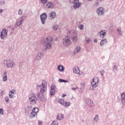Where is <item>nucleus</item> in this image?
Listing matches in <instances>:
<instances>
[{
  "mask_svg": "<svg viewBox=\"0 0 125 125\" xmlns=\"http://www.w3.org/2000/svg\"><path fill=\"white\" fill-rule=\"evenodd\" d=\"M37 87H38V90L40 91L36 94V96L41 100V101L45 102L46 101V98H44L43 93L46 91V87L47 86V83L45 81H43L42 82V85L37 84Z\"/></svg>",
  "mask_w": 125,
  "mask_h": 125,
  "instance_id": "1",
  "label": "nucleus"
},
{
  "mask_svg": "<svg viewBox=\"0 0 125 125\" xmlns=\"http://www.w3.org/2000/svg\"><path fill=\"white\" fill-rule=\"evenodd\" d=\"M51 42H52V39L50 37L46 38V39H44L42 41V44H45L46 48L43 49V51H46V49H50L51 48Z\"/></svg>",
  "mask_w": 125,
  "mask_h": 125,
  "instance_id": "2",
  "label": "nucleus"
},
{
  "mask_svg": "<svg viewBox=\"0 0 125 125\" xmlns=\"http://www.w3.org/2000/svg\"><path fill=\"white\" fill-rule=\"evenodd\" d=\"M29 99L30 104L31 105H35V104H37L38 98H37V97L35 94H31L29 96Z\"/></svg>",
  "mask_w": 125,
  "mask_h": 125,
  "instance_id": "3",
  "label": "nucleus"
},
{
  "mask_svg": "<svg viewBox=\"0 0 125 125\" xmlns=\"http://www.w3.org/2000/svg\"><path fill=\"white\" fill-rule=\"evenodd\" d=\"M70 37L73 42H76L78 41V37H77V33L74 30L69 31Z\"/></svg>",
  "mask_w": 125,
  "mask_h": 125,
  "instance_id": "4",
  "label": "nucleus"
},
{
  "mask_svg": "<svg viewBox=\"0 0 125 125\" xmlns=\"http://www.w3.org/2000/svg\"><path fill=\"white\" fill-rule=\"evenodd\" d=\"M70 3H72L73 5V7L75 9H77V8H79L82 4L80 3L79 0H69Z\"/></svg>",
  "mask_w": 125,
  "mask_h": 125,
  "instance_id": "5",
  "label": "nucleus"
},
{
  "mask_svg": "<svg viewBox=\"0 0 125 125\" xmlns=\"http://www.w3.org/2000/svg\"><path fill=\"white\" fill-rule=\"evenodd\" d=\"M47 18V14H46V13H43L40 15L41 21L42 25H44V24H45V21H46Z\"/></svg>",
  "mask_w": 125,
  "mask_h": 125,
  "instance_id": "6",
  "label": "nucleus"
},
{
  "mask_svg": "<svg viewBox=\"0 0 125 125\" xmlns=\"http://www.w3.org/2000/svg\"><path fill=\"white\" fill-rule=\"evenodd\" d=\"M8 32V30H7L5 28H4L0 32V38L1 40H4L6 37H7V33Z\"/></svg>",
  "mask_w": 125,
  "mask_h": 125,
  "instance_id": "7",
  "label": "nucleus"
},
{
  "mask_svg": "<svg viewBox=\"0 0 125 125\" xmlns=\"http://www.w3.org/2000/svg\"><path fill=\"white\" fill-rule=\"evenodd\" d=\"M15 65V63H14V62L12 60L7 61L6 63V66L7 68H13Z\"/></svg>",
  "mask_w": 125,
  "mask_h": 125,
  "instance_id": "8",
  "label": "nucleus"
},
{
  "mask_svg": "<svg viewBox=\"0 0 125 125\" xmlns=\"http://www.w3.org/2000/svg\"><path fill=\"white\" fill-rule=\"evenodd\" d=\"M104 11H105V9H104V8L100 7L97 9L96 12L98 15L101 16V15H104V14H105V13Z\"/></svg>",
  "mask_w": 125,
  "mask_h": 125,
  "instance_id": "9",
  "label": "nucleus"
},
{
  "mask_svg": "<svg viewBox=\"0 0 125 125\" xmlns=\"http://www.w3.org/2000/svg\"><path fill=\"white\" fill-rule=\"evenodd\" d=\"M62 43L65 45V46H68V45L71 43L70 39H69L68 37H65V38L63 39Z\"/></svg>",
  "mask_w": 125,
  "mask_h": 125,
  "instance_id": "10",
  "label": "nucleus"
},
{
  "mask_svg": "<svg viewBox=\"0 0 125 125\" xmlns=\"http://www.w3.org/2000/svg\"><path fill=\"white\" fill-rule=\"evenodd\" d=\"M86 103L88 106L93 108V102L90 99H86Z\"/></svg>",
  "mask_w": 125,
  "mask_h": 125,
  "instance_id": "11",
  "label": "nucleus"
},
{
  "mask_svg": "<svg viewBox=\"0 0 125 125\" xmlns=\"http://www.w3.org/2000/svg\"><path fill=\"white\" fill-rule=\"evenodd\" d=\"M54 8V4L52 3V2H48L46 4V8Z\"/></svg>",
  "mask_w": 125,
  "mask_h": 125,
  "instance_id": "12",
  "label": "nucleus"
},
{
  "mask_svg": "<svg viewBox=\"0 0 125 125\" xmlns=\"http://www.w3.org/2000/svg\"><path fill=\"white\" fill-rule=\"evenodd\" d=\"M32 110V105H28L25 108V114H29L30 111Z\"/></svg>",
  "mask_w": 125,
  "mask_h": 125,
  "instance_id": "13",
  "label": "nucleus"
},
{
  "mask_svg": "<svg viewBox=\"0 0 125 125\" xmlns=\"http://www.w3.org/2000/svg\"><path fill=\"white\" fill-rule=\"evenodd\" d=\"M121 102L123 105H125V93L121 94Z\"/></svg>",
  "mask_w": 125,
  "mask_h": 125,
  "instance_id": "14",
  "label": "nucleus"
},
{
  "mask_svg": "<svg viewBox=\"0 0 125 125\" xmlns=\"http://www.w3.org/2000/svg\"><path fill=\"white\" fill-rule=\"evenodd\" d=\"M57 69L60 71V72H64L65 71V67L62 65H58Z\"/></svg>",
  "mask_w": 125,
  "mask_h": 125,
  "instance_id": "15",
  "label": "nucleus"
},
{
  "mask_svg": "<svg viewBox=\"0 0 125 125\" xmlns=\"http://www.w3.org/2000/svg\"><path fill=\"white\" fill-rule=\"evenodd\" d=\"M99 121V115H97L94 117L93 124H97Z\"/></svg>",
  "mask_w": 125,
  "mask_h": 125,
  "instance_id": "16",
  "label": "nucleus"
},
{
  "mask_svg": "<svg viewBox=\"0 0 125 125\" xmlns=\"http://www.w3.org/2000/svg\"><path fill=\"white\" fill-rule=\"evenodd\" d=\"M56 17V13L55 12H52L50 15V19L51 20L54 19Z\"/></svg>",
  "mask_w": 125,
  "mask_h": 125,
  "instance_id": "17",
  "label": "nucleus"
},
{
  "mask_svg": "<svg viewBox=\"0 0 125 125\" xmlns=\"http://www.w3.org/2000/svg\"><path fill=\"white\" fill-rule=\"evenodd\" d=\"M64 119V115L62 114H59L57 116V120L58 121H61V120H63Z\"/></svg>",
  "mask_w": 125,
  "mask_h": 125,
  "instance_id": "18",
  "label": "nucleus"
},
{
  "mask_svg": "<svg viewBox=\"0 0 125 125\" xmlns=\"http://www.w3.org/2000/svg\"><path fill=\"white\" fill-rule=\"evenodd\" d=\"M81 51V47L77 46L74 50V53L76 54V53H78V52H80Z\"/></svg>",
  "mask_w": 125,
  "mask_h": 125,
  "instance_id": "19",
  "label": "nucleus"
},
{
  "mask_svg": "<svg viewBox=\"0 0 125 125\" xmlns=\"http://www.w3.org/2000/svg\"><path fill=\"white\" fill-rule=\"evenodd\" d=\"M43 55L42 53H39L37 54L36 58L38 60H41L42 58Z\"/></svg>",
  "mask_w": 125,
  "mask_h": 125,
  "instance_id": "20",
  "label": "nucleus"
},
{
  "mask_svg": "<svg viewBox=\"0 0 125 125\" xmlns=\"http://www.w3.org/2000/svg\"><path fill=\"white\" fill-rule=\"evenodd\" d=\"M91 86H92V89H93V88H95V87H97L98 86V84L97 83H95L94 82L92 81L91 82Z\"/></svg>",
  "mask_w": 125,
  "mask_h": 125,
  "instance_id": "21",
  "label": "nucleus"
},
{
  "mask_svg": "<svg viewBox=\"0 0 125 125\" xmlns=\"http://www.w3.org/2000/svg\"><path fill=\"white\" fill-rule=\"evenodd\" d=\"M37 113H36L35 112H34L33 111H32L30 113V118L31 119H33V118H36V117H37Z\"/></svg>",
  "mask_w": 125,
  "mask_h": 125,
  "instance_id": "22",
  "label": "nucleus"
},
{
  "mask_svg": "<svg viewBox=\"0 0 125 125\" xmlns=\"http://www.w3.org/2000/svg\"><path fill=\"white\" fill-rule=\"evenodd\" d=\"M106 43H107V39H104L101 41L100 45H104V44H106Z\"/></svg>",
  "mask_w": 125,
  "mask_h": 125,
  "instance_id": "23",
  "label": "nucleus"
},
{
  "mask_svg": "<svg viewBox=\"0 0 125 125\" xmlns=\"http://www.w3.org/2000/svg\"><path fill=\"white\" fill-rule=\"evenodd\" d=\"M99 34H100V37H102V36H103L102 38H104L105 37V36H106V32H104L103 30H101L99 32Z\"/></svg>",
  "mask_w": 125,
  "mask_h": 125,
  "instance_id": "24",
  "label": "nucleus"
},
{
  "mask_svg": "<svg viewBox=\"0 0 125 125\" xmlns=\"http://www.w3.org/2000/svg\"><path fill=\"white\" fill-rule=\"evenodd\" d=\"M74 73L75 74H79L80 73V69H79V68H76L74 67L73 69Z\"/></svg>",
  "mask_w": 125,
  "mask_h": 125,
  "instance_id": "25",
  "label": "nucleus"
},
{
  "mask_svg": "<svg viewBox=\"0 0 125 125\" xmlns=\"http://www.w3.org/2000/svg\"><path fill=\"white\" fill-rule=\"evenodd\" d=\"M7 81V74L6 72L4 73V76L3 77V82H6Z\"/></svg>",
  "mask_w": 125,
  "mask_h": 125,
  "instance_id": "26",
  "label": "nucleus"
},
{
  "mask_svg": "<svg viewBox=\"0 0 125 125\" xmlns=\"http://www.w3.org/2000/svg\"><path fill=\"white\" fill-rule=\"evenodd\" d=\"M92 81L94 82L97 84H98V83L99 82V79H98L97 77H95L93 78Z\"/></svg>",
  "mask_w": 125,
  "mask_h": 125,
  "instance_id": "27",
  "label": "nucleus"
},
{
  "mask_svg": "<svg viewBox=\"0 0 125 125\" xmlns=\"http://www.w3.org/2000/svg\"><path fill=\"white\" fill-rule=\"evenodd\" d=\"M70 105H71V103L70 102H64L63 104V106H64V107H69Z\"/></svg>",
  "mask_w": 125,
  "mask_h": 125,
  "instance_id": "28",
  "label": "nucleus"
},
{
  "mask_svg": "<svg viewBox=\"0 0 125 125\" xmlns=\"http://www.w3.org/2000/svg\"><path fill=\"white\" fill-rule=\"evenodd\" d=\"M26 17L27 16L25 15L21 16V21L22 22L26 20Z\"/></svg>",
  "mask_w": 125,
  "mask_h": 125,
  "instance_id": "29",
  "label": "nucleus"
},
{
  "mask_svg": "<svg viewBox=\"0 0 125 125\" xmlns=\"http://www.w3.org/2000/svg\"><path fill=\"white\" fill-rule=\"evenodd\" d=\"M59 83H68L69 82L67 80L62 79H60L58 80Z\"/></svg>",
  "mask_w": 125,
  "mask_h": 125,
  "instance_id": "30",
  "label": "nucleus"
},
{
  "mask_svg": "<svg viewBox=\"0 0 125 125\" xmlns=\"http://www.w3.org/2000/svg\"><path fill=\"white\" fill-rule=\"evenodd\" d=\"M55 94V90H51L50 91V95L51 96H54Z\"/></svg>",
  "mask_w": 125,
  "mask_h": 125,
  "instance_id": "31",
  "label": "nucleus"
},
{
  "mask_svg": "<svg viewBox=\"0 0 125 125\" xmlns=\"http://www.w3.org/2000/svg\"><path fill=\"white\" fill-rule=\"evenodd\" d=\"M99 3H100V1H99V0H97L95 1V3L94 4V6L95 7H97V6H99Z\"/></svg>",
  "mask_w": 125,
  "mask_h": 125,
  "instance_id": "32",
  "label": "nucleus"
},
{
  "mask_svg": "<svg viewBox=\"0 0 125 125\" xmlns=\"http://www.w3.org/2000/svg\"><path fill=\"white\" fill-rule=\"evenodd\" d=\"M32 111L34 113H36V114H37V113H38V112H39V108H38V107L33 108Z\"/></svg>",
  "mask_w": 125,
  "mask_h": 125,
  "instance_id": "33",
  "label": "nucleus"
},
{
  "mask_svg": "<svg viewBox=\"0 0 125 125\" xmlns=\"http://www.w3.org/2000/svg\"><path fill=\"white\" fill-rule=\"evenodd\" d=\"M23 21H21V20H20V21H17L16 22V25L17 26H18V27H19L20 26V25H21V24H22Z\"/></svg>",
  "mask_w": 125,
  "mask_h": 125,
  "instance_id": "34",
  "label": "nucleus"
},
{
  "mask_svg": "<svg viewBox=\"0 0 125 125\" xmlns=\"http://www.w3.org/2000/svg\"><path fill=\"white\" fill-rule=\"evenodd\" d=\"M64 100H62V99H60L59 100V103H60V104H61V105H62L63 106V104H64Z\"/></svg>",
  "mask_w": 125,
  "mask_h": 125,
  "instance_id": "35",
  "label": "nucleus"
},
{
  "mask_svg": "<svg viewBox=\"0 0 125 125\" xmlns=\"http://www.w3.org/2000/svg\"><path fill=\"white\" fill-rule=\"evenodd\" d=\"M100 73L101 76L102 77H103V76H104V73H105V71H104V70H101L100 71Z\"/></svg>",
  "mask_w": 125,
  "mask_h": 125,
  "instance_id": "36",
  "label": "nucleus"
},
{
  "mask_svg": "<svg viewBox=\"0 0 125 125\" xmlns=\"http://www.w3.org/2000/svg\"><path fill=\"white\" fill-rule=\"evenodd\" d=\"M40 1L43 4H45L47 2V0H40Z\"/></svg>",
  "mask_w": 125,
  "mask_h": 125,
  "instance_id": "37",
  "label": "nucleus"
},
{
  "mask_svg": "<svg viewBox=\"0 0 125 125\" xmlns=\"http://www.w3.org/2000/svg\"><path fill=\"white\" fill-rule=\"evenodd\" d=\"M56 89V86H55V85H52L51 86V90H55Z\"/></svg>",
  "mask_w": 125,
  "mask_h": 125,
  "instance_id": "38",
  "label": "nucleus"
},
{
  "mask_svg": "<svg viewBox=\"0 0 125 125\" xmlns=\"http://www.w3.org/2000/svg\"><path fill=\"white\" fill-rule=\"evenodd\" d=\"M22 13L23 12L22 11V10L21 9H19L18 11V14L19 15H22Z\"/></svg>",
  "mask_w": 125,
  "mask_h": 125,
  "instance_id": "39",
  "label": "nucleus"
},
{
  "mask_svg": "<svg viewBox=\"0 0 125 125\" xmlns=\"http://www.w3.org/2000/svg\"><path fill=\"white\" fill-rule=\"evenodd\" d=\"M53 30H54L55 31H56V30H57V29H58V26L57 25H55L53 27Z\"/></svg>",
  "mask_w": 125,
  "mask_h": 125,
  "instance_id": "40",
  "label": "nucleus"
},
{
  "mask_svg": "<svg viewBox=\"0 0 125 125\" xmlns=\"http://www.w3.org/2000/svg\"><path fill=\"white\" fill-rule=\"evenodd\" d=\"M118 68V66L114 65L113 68V72H116L117 71V69Z\"/></svg>",
  "mask_w": 125,
  "mask_h": 125,
  "instance_id": "41",
  "label": "nucleus"
},
{
  "mask_svg": "<svg viewBox=\"0 0 125 125\" xmlns=\"http://www.w3.org/2000/svg\"><path fill=\"white\" fill-rule=\"evenodd\" d=\"M13 96H14V95L13 94H11V93H9V98H13Z\"/></svg>",
  "mask_w": 125,
  "mask_h": 125,
  "instance_id": "42",
  "label": "nucleus"
},
{
  "mask_svg": "<svg viewBox=\"0 0 125 125\" xmlns=\"http://www.w3.org/2000/svg\"><path fill=\"white\" fill-rule=\"evenodd\" d=\"M51 125H58V122L57 121H53Z\"/></svg>",
  "mask_w": 125,
  "mask_h": 125,
  "instance_id": "43",
  "label": "nucleus"
},
{
  "mask_svg": "<svg viewBox=\"0 0 125 125\" xmlns=\"http://www.w3.org/2000/svg\"><path fill=\"white\" fill-rule=\"evenodd\" d=\"M4 100H5V102L6 103H7V102H8V101H9V98H8V97H5Z\"/></svg>",
  "mask_w": 125,
  "mask_h": 125,
  "instance_id": "44",
  "label": "nucleus"
},
{
  "mask_svg": "<svg viewBox=\"0 0 125 125\" xmlns=\"http://www.w3.org/2000/svg\"><path fill=\"white\" fill-rule=\"evenodd\" d=\"M78 27L80 30H83V24H80Z\"/></svg>",
  "mask_w": 125,
  "mask_h": 125,
  "instance_id": "45",
  "label": "nucleus"
},
{
  "mask_svg": "<svg viewBox=\"0 0 125 125\" xmlns=\"http://www.w3.org/2000/svg\"><path fill=\"white\" fill-rule=\"evenodd\" d=\"M15 92V91L14 90H11L9 93L12 94H13L14 95V94H15V93H14Z\"/></svg>",
  "mask_w": 125,
  "mask_h": 125,
  "instance_id": "46",
  "label": "nucleus"
},
{
  "mask_svg": "<svg viewBox=\"0 0 125 125\" xmlns=\"http://www.w3.org/2000/svg\"><path fill=\"white\" fill-rule=\"evenodd\" d=\"M3 114V109L2 108L0 109V115Z\"/></svg>",
  "mask_w": 125,
  "mask_h": 125,
  "instance_id": "47",
  "label": "nucleus"
},
{
  "mask_svg": "<svg viewBox=\"0 0 125 125\" xmlns=\"http://www.w3.org/2000/svg\"><path fill=\"white\" fill-rule=\"evenodd\" d=\"M117 32H118V34H119V35H122V33H121V30H120V29H119V28H118L117 29Z\"/></svg>",
  "mask_w": 125,
  "mask_h": 125,
  "instance_id": "48",
  "label": "nucleus"
},
{
  "mask_svg": "<svg viewBox=\"0 0 125 125\" xmlns=\"http://www.w3.org/2000/svg\"><path fill=\"white\" fill-rule=\"evenodd\" d=\"M0 95H3V90H0Z\"/></svg>",
  "mask_w": 125,
  "mask_h": 125,
  "instance_id": "49",
  "label": "nucleus"
},
{
  "mask_svg": "<svg viewBox=\"0 0 125 125\" xmlns=\"http://www.w3.org/2000/svg\"><path fill=\"white\" fill-rule=\"evenodd\" d=\"M89 42H90V40L89 39L86 40V43H89Z\"/></svg>",
  "mask_w": 125,
  "mask_h": 125,
  "instance_id": "50",
  "label": "nucleus"
},
{
  "mask_svg": "<svg viewBox=\"0 0 125 125\" xmlns=\"http://www.w3.org/2000/svg\"><path fill=\"white\" fill-rule=\"evenodd\" d=\"M38 123H39L38 125H42V122L39 121Z\"/></svg>",
  "mask_w": 125,
  "mask_h": 125,
  "instance_id": "51",
  "label": "nucleus"
},
{
  "mask_svg": "<svg viewBox=\"0 0 125 125\" xmlns=\"http://www.w3.org/2000/svg\"><path fill=\"white\" fill-rule=\"evenodd\" d=\"M4 3H5L4 0L1 1V4H4Z\"/></svg>",
  "mask_w": 125,
  "mask_h": 125,
  "instance_id": "52",
  "label": "nucleus"
},
{
  "mask_svg": "<svg viewBox=\"0 0 125 125\" xmlns=\"http://www.w3.org/2000/svg\"><path fill=\"white\" fill-rule=\"evenodd\" d=\"M76 89H78V87H76V88H72V90H76Z\"/></svg>",
  "mask_w": 125,
  "mask_h": 125,
  "instance_id": "53",
  "label": "nucleus"
},
{
  "mask_svg": "<svg viewBox=\"0 0 125 125\" xmlns=\"http://www.w3.org/2000/svg\"><path fill=\"white\" fill-rule=\"evenodd\" d=\"M94 42H97V39H95L94 40Z\"/></svg>",
  "mask_w": 125,
  "mask_h": 125,
  "instance_id": "54",
  "label": "nucleus"
},
{
  "mask_svg": "<svg viewBox=\"0 0 125 125\" xmlns=\"http://www.w3.org/2000/svg\"><path fill=\"white\" fill-rule=\"evenodd\" d=\"M65 96H66V94H63L62 95V97H65Z\"/></svg>",
  "mask_w": 125,
  "mask_h": 125,
  "instance_id": "55",
  "label": "nucleus"
},
{
  "mask_svg": "<svg viewBox=\"0 0 125 125\" xmlns=\"http://www.w3.org/2000/svg\"><path fill=\"white\" fill-rule=\"evenodd\" d=\"M3 11V10L0 9V13H1Z\"/></svg>",
  "mask_w": 125,
  "mask_h": 125,
  "instance_id": "56",
  "label": "nucleus"
},
{
  "mask_svg": "<svg viewBox=\"0 0 125 125\" xmlns=\"http://www.w3.org/2000/svg\"><path fill=\"white\" fill-rule=\"evenodd\" d=\"M99 0L100 2V1H103L104 0Z\"/></svg>",
  "mask_w": 125,
  "mask_h": 125,
  "instance_id": "57",
  "label": "nucleus"
},
{
  "mask_svg": "<svg viewBox=\"0 0 125 125\" xmlns=\"http://www.w3.org/2000/svg\"><path fill=\"white\" fill-rule=\"evenodd\" d=\"M83 87H84V84H83V87H82V88H83Z\"/></svg>",
  "mask_w": 125,
  "mask_h": 125,
  "instance_id": "58",
  "label": "nucleus"
},
{
  "mask_svg": "<svg viewBox=\"0 0 125 125\" xmlns=\"http://www.w3.org/2000/svg\"><path fill=\"white\" fill-rule=\"evenodd\" d=\"M88 0L89 1H92V0Z\"/></svg>",
  "mask_w": 125,
  "mask_h": 125,
  "instance_id": "59",
  "label": "nucleus"
}]
</instances>
